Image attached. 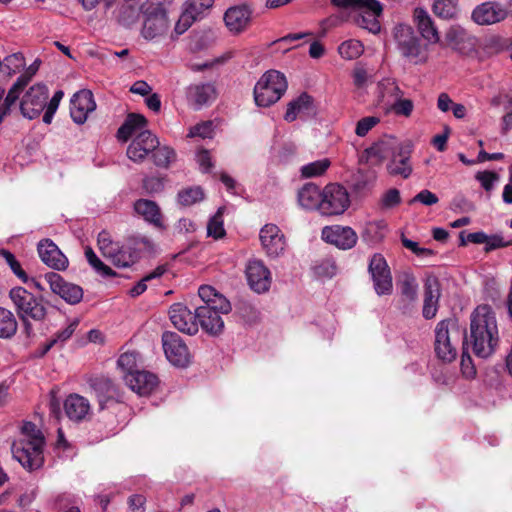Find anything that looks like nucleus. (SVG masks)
Masks as SVG:
<instances>
[{
	"mask_svg": "<svg viewBox=\"0 0 512 512\" xmlns=\"http://www.w3.org/2000/svg\"><path fill=\"white\" fill-rule=\"evenodd\" d=\"M85 257L89 265L102 277H114L117 275L115 271L99 259L92 248L87 247L85 249Z\"/></svg>",
	"mask_w": 512,
	"mask_h": 512,
	"instance_id": "obj_45",
	"label": "nucleus"
},
{
	"mask_svg": "<svg viewBox=\"0 0 512 512\" xmlns=\"http://www.w3.org/2000/svg\"><path fill=\"white\" fill-rule=\"evenodd\" d=\"M178 203L182 206H191L204 199V192L200 186L182 189L177 194Z\"/></svg>",
	"mask_w": 512,
	"mask_h": 512,
	"instance_id": "obj_43",
	"label": "nucleus"
},
{
	"mask_svg": "<svg viewBox=\"0 0 512 512\" xmlns=\"http://www.w3.org/2000/svg\"><path fill=\"white\" fill-rule=\"evenodd\" d=\"M21 93V91L13 86L8 90L7 95L0 104V124L3 122L5 117L10 114L11 108L17 103Z\"/></svg>",
	"mask_w": 512,
	"mask_h": 512,
	"instance_id": "obj_50",
	"label": "nucleus"
},
{
	"mask_svg": "<svg viewBox=\"0 0 512 512\" xmlns=\"http://www.w3.org/2000/svg\"><path fill=\"white\" fill-rule=\"evenodd\" d=\"M467 344V335L461 331L454 319L441 320L435 328L434 350L443 362L450 363L456 359L457 345L460 340Z\"/></svg>",
	"mask_w": 512,
	"mask_h": 512,
	"instance_id": "obj_3",
	"label": "nucleus"
},
{
	"mask_svg": "<svg viewBox=\"0 0 512 512\" xmlns=\"http://www.w3.org/2000/svg\"><path fill=\"white\" fill-rule=\"evenodd\" d=\"M462 344H463V351H462L461 363H460L461 371L465 377L472 378L475 376L476 370L472 363V359L469 355L468 349L465 345V341Z\"/></svg>",
	"mask_w": 512,
	"mask_h": 512,
	"instance_id": "obj_61",
	"label": "nucleus"
},
{
	"mask_svg": "<svg viewBox=\"0 0 512 512\" xmlns=\"http://www.w3.org/2000/svg\"><path fill=\"white\" fill-rule=\"evenodd\" d=\"M287 80L277 70L265 72L254 87V100L259 107H269L276 103L287 90Z\"/></svg>",
	"mask_w": 512,
	"mask_h": 512,
	"instance_id": "obj_4",
	"label": "nucleus"
},
{
	"mask_svg": "<svg viewBox=\"0 0 512 512\" xmlns=\"http://www.w3.org/2000/svg\"><path fill=\"white\" fill-rule=\"evenodd\" d=\"M225 208H218L214 216H212L207 225V235L214 239H221L225 236L226 232L223 225V212Z\"/></svg>",
	"mask_w": 512,
	"mask_h": 512,
	"instance_id": "obj_48",
	"label": "nucleus"
},
{
	"mask_svg": "<svg viewBox=\"0 0 512 512\" xmlns=\"http://www.w3.org/2000/svg\"><path fill=\"white\" fill-rule=\"evenodd\" d=\"M507 9L499 2L487 1L477 5L471 14L472 20L481 26H489L505 20Z\"/></svg>",
	"mask_w": 512,
	"mask_h": 512,
	"instance_id": "obj_15",
	"label": "nucleus"
},
{
	"mask_svg": "<svg viewBox=\"0 0 512 512\" xmlns=\"http://www.w3.org/2000/svg\"><path fill=\"white\" fill-rule=\"evenodd\" d=\"M134 210L146 222L159 228L163 227L162 213L156 202L148 199H138L134 203Z\"/></svg>",
	"mask_w": 512,
	"mask_h": 512,
	"instance_id": "obj_32",
	"label": "nucleus"
},
{
	"mask_svg": "<svg viewBox=\"0 0 512 512\" xmlns=\"http://www.w3.org/2000/svg\"><path fill=\"white\" fill-rule=\"evenodd\" d=\"M512 245V239L505 238L502 234L487 235L484 251L486 253L499 248H505Z\"/></svg>",
	"mask_w": 512,
	"mask_h": 512,
	"instance_id": "obj_54",
	"label": "nucleus"
},
{
	"mask_svg": "<svg viewBox=\"0 0 512 512\" xmlns=\"http://www.w3.org/2000/svg\"><path fill=\"white\" fill-rule=\"evenodd\" d=\"M162 345L167 360L177 367H186L190 361L187 345L181 336L172 331H166L162 335Z\"/></svg>",
	"mask_w": 512,
	"mask_h": 512,
	"instance_id": "obj_12",
	"label": "nucleus"
},
{
	"mask_svg": "<svg viewBox=\"0 0 512 512\" xmlns=\"http://www.w3.org/2000/svg\"><path fill=\"white\" fill-rule=\"evenodd\" d=\"M259 238L266 254L276 258L283 254L286 248L285 236L275 224H266L260 229Z\"/></svg>",
	"mask_w": 512,
	"mask_h": 512,
	"instance_id": "obj_17",
	"label": "nucleus"
},
{
	"mask_svg": "<svg viewBox=\"0 0 512 512\" xmlns=\"http://www.w3.org/2000/svg\"><path fill=\"white\" fill-rule=\"evenodd\" d=\"M2 65L8 70L9 74L16 73L24 66V57L21 53H13L4 58Z\"/></svg>",
	"mask_w": 512,
	"mask_h": 512,
	"instance_id": "obj_59",
	"label": "nucleus"
},
{
	"mask_svg": "<svg viewBox=\"0 0 512 512\" xmlns=\"http://www.w3.org/2000/svg\"><path fill=\"white\" fill-rule=\"evenodd\" d=\"M173 326L182 333L195 335L198 332V322L190 309L182 303H174L169 310Z\"/></svg>",
	"mask_w": 512,
	"mask_h": 512,
	"instance_id": "obj_21",
	"label": "nucleus"
},
{
	"mask_svg": "<svg viewBox=\"0 0 512 512\" xmlns=\"http://www.w3.org/2000/svg\"><path fill=\"white\" fill-rule=\"evenodd\" d=\"M141 247L150 250L153 248V243L147 237L135 239L133 243H119L115 247V250L112 251V255H108L106 258L118 268L130 267L139 259L140 255L138 250Z\"/></svg>",
	"mask_w": 512,
	"mask_h": 512,
	"instance_id": "obj_10",
	"label": "nucleus"
},
{
	"mask_svg": "<svg viewBox=\"0 0 512 512\" xmlns=\"http://www.w3.org/2000/svg\"><path fill=\"white\" fill-rule=\"evenodd\" d=\"M67 417L74 421L83 420L90 411L89 401L78 394L69 395L64 402Z\"/></svg>",
	"mask_w": 512,
	"mask_h": 512,
	"instance_id": "obj_33",
	"label": "nucleus"
},
{
	"mask_svg": "<svg viewBox=\"0 0 512 512\" xmlns=\"http://www.w3.org/2000/svg\"><path fill=\"white\" fill-rule=\"evenodd\" d=\"M353 9L359 11L355 17L356 24L371 33H378L381 29L378 17L382 13V5L377 0H363L361 4L356 5Z\"/></svg>",
	"mask_w": 512,
	"mask_h": 512,
	"instance_id": "obj_14",
	"label": "nucleus"
},
{
	"mask_svg": "<svg viewBox=\"0 0 512 512\" xmlns=\"http://www.w3.org/2000/svg\"><path fill=\"white\" fill-rule=\"evenodd\" d=\"M9 298L19 318L30 317L33 321L42 322L47 316V308L43 298L21 286L10 289Z\"/></svg>",
	"mask_w": 512,
	"mask_h": 512,
	"instance_id": "obj_5",
	"label": "nucleus"
},
{
	"mask_svg": "<svg viewBox=\"0 0 512 512\" xmlns=\"http://www.w3.org/2000/svg\"><path fill=\"white\" fill-rule=\"evenodd\" d=\"M246 278L250 288L258 294L267 292L271 286L270 270L258 259L248 262Z\"/></svg>",
	"mask_w": 512,
	"mask_h": 512,
	"instance_id": "obj_19",
	"label": "nucleus"
},
{
	"mask_svg": "<svg viewBox=\"0 0 512 512\" xmlns=\"http://www.w3.org/2000/svg\"><path fill=\"white\" fill-rule=\"evenodd\" d=\"M186 98L190 106L200 110L216 98V90L210 83L191 84L186 90Z\"/></svg>",
	"mask_w": 512,
	"mask_h": 512,
	"instance_id": "obj_29",
	"label": "nucleus"
},
{
	"mask_svg": "<svg viewBox=\"0 0 512 512\" xmlns=\"http://www.w3.org/2000/svg\"><path fill=\"white\" fill-rule=\"evenodd\" d=\"M88 383L98 399L100 409H104L109 403L119 401V391L111 379L104 376L93 377Z\"/></svg>",
	"mask_w": 512,
	"mask_h": 512,
	"instance_id": "obj_26",
	"label": "nucleus"
},
{
	"mask_svg": "<svg viewBox=\"0 0 512 512\" xmlns=\"http://www.w3.org/2000/svg\"><path fill=\"white\" fill-rule=\"evenodd\" d=\"M438 201L439 198L435 193L431 192L430 190L423 189L409 201V204L412 205L416 202H419L425 206H432L437 204Z\"/></svg>",
	"mask_w": 512,
	"mask_h": 512,
	"instance_id": "obj_62",
	"label": "nucleus"
},
{
	"mask_svg": "<svg viewBox=\"0 0 512 512\" xmlns=\"http://www.w3.org/2000/svg\"><path fill=\"white\" fill-rule=\"evenodd\" d=\"M213 3L214 0H189L185 3L183 11L188 16H193V20L196 21L204 16Z\"/></svg>",
	"mask_w": 512,
	"mask_h": 512,
	"instance_id": "obj_41",
	"label": "nucleus"
},
{
	"mask_svg": "<svg viewBox=\"0 0 512 512\" xmlns=\"http://www.w3.org/2000/svg\"><path fill=\"white\" fill-rule=\"evenodd\" d=\"M441 296L440 282L434 275L427 276L424 283V303L422 314L425 319H432L438 311Z\"/></svg>",
	"mask_w": 512,
	"mask_h": 512,
	"instance_id": "obj_28",
	"label": "nucleus"
},
{
	"mask_svg": "<svg viewBox=\"0 0 512 512\" xmlns=\"http://www.w3.org/2000/svg\"><path fill=\"white\" fill-rule=\"evenodd\" d=\"M96 109L93 93L90 90H80L70 100V115L77 124H83L89 113Z\"/></svg>",
	"mask_w": 512,
	"mask_h": 512,
	"instance_id": "obj_22",
	"label": "nucleus"
},
{
	"mask_svg": "<svg viewBox=\"0 0 512 512\" xmlns=\"http://www.w3.org/2000/svg\"><path fill=\"white\" fill-rule=\"evenodd\" d=\"M198 295L204 302L203 306H214L216 305V303H214V300H216L218 297H224L223 295L219 294L212 286L209 285L200 286L198 290Z\"/></svg>",
	"mask_w": 512,
	"mask_h": 512,
	"instance_id": "obj_60",
	"label": "nucleus"
},
{
	"mask_svg": "<svg viewBox=\"0 0 512 512\" xmlns=\"http://www.w3.org/2000/svg\"><path fill=\"white\" fill-rule=\"evenodd\" d=\"M97 243L99 250L105 258L108 255H112V251H114L115 247L119 244V242H114L111 239V236L107 231H102L99 233Z\"/></svg>",
	"mask_w": 512,
	"mask_h": 512,
	"instance_id": "obj_57",
	"label": "nucleus"
},
{
	"mask_svg": "<svg viewBox=\"0 0 512 512\" xmlns=\"http://www.w3.org/2000/svg\"><path fill=\"white\" fill-rule=\"evenodd\" d=\"M212 134L213 124L211 121H207L193 126L188 133V137L211 138Z\"/></svg>",
	"mask_w": 512,
	"mask_h": 512,
	"instance_id": "obj_63",
	"label": "nucleus"
},
{
	"mask_svg": "<svg viewBox=\"0 0 512 512\" xmlns=\"http://www.w3.org/2000/svg\"><path fill=\"white\" fill-rule=\"evenodd\" d=\"M159 146L158 138L149 130L139 132L127 148V156L133 162H142Z\"/></svg>",
	"mask_w": 512,
	"mask_h": 512,
	"instance_id": "obj_18",
	"label": "nucleus"
},
{
	"mask_svg": "<svg viewBox=\"0 0 512 512\" xmlns=\"http://www.w3.org/2000/svg\"><path fill=\"white\" fill-rule=\"evenodd\" d=\"M214 306H199L195 309V316L203 331L211 336L220 335L224 330V321L221 314L231 311V304L225 297L214 300Z\"/></svg>",
	"mask_w": 512,
	"mask_h": 512,
	"instance_id": "obj_6",
	"label": "nucleus"
},
{
	"mask_svg": "<svg viewBox=\"0 0 512 512\" xmlns=\"http://www.w3.org/2000/svg\"><path fill=\"white\" fill-rule=\"evenodd\" d=\"M145 14V20L142 28V35L146 39H154L163 35L168 27L167 12L162 8L142 7Z\"/></svg>",
	"mask_w": 512,
	"mask_h": 512,
	"instance_id": "obj_16",
	"label": "nucleus"
},
{
	"mask_svg": "<svg viewBox=\"0 0 512 512\" xmlns=\"http://www.w3.org/2000/svg\"><path fill=\"white\" fill-rule=\"evenodd\" d=\"M349 204V194L340 184L331 183L322 190L321 213L323 215L343 214L349 207Z\"/></svg>",
	"mask_w": 512,
	"mask_h": 512,
	"instance_id": "obj_9",
	"label": "nucleus"
},
{
	"mask_svg": "<svg viewBox=\"0 0 512 512\" xmlns=\"http://www.w3.org/2000/svg\"><path fill=\"white\" fill-rule=\"evenodd\" d=\"M125 383L129 388L140 396L150 395L157 387L158 377L146 370H136L134 373L123 375Z\"/></svg>",
	"mask_w": 512,
	"mask_h": 512,
	"instance_id": "obj_24",
	"label": "nucleus"
},
{
	"mask_svg": "<svg viewBox=\"0 0 512 512\" xmlns=\"http://www.w3.org/2000/svg\"><path fill=\"white\" fill-rule=\"evenodd\" d=\"M412 148L409 144L397 145L396 150L387 164V171L392 176H401L404 179L410 177L413 167L410 161Z\"/></svg>",
	"mask_w": 512,
	"mask_h": 512,
	"instance_id": "obj_23",
	"label": "nucleus"
},
{
	"mask_svg": "<svg viewBox=\"0 0 512 512\" xmlns=\"http://www.w3.org/2000/svg\"><path fill=\"white\" fill-rule=\"evenodd\" d=\"M414 19L417 24L418 31L421 36L431 44H435L439 41L438 30L427 13L423 8H416L414 11Z\"/></svg>",
	"mask_w": 512,
	"mask_h": 512,
	"instance_id": "obj_31",
	"label": "nucleus"
},
{
	"mask_svg": "<svg viewBox=\"0 0 512 512\" xmlns=\"http://www.w3.org/2000/svg\"><path fill=\"white\" fill-rule=\"evenodd\" d=\"M433 12L440 18L453 19L458 14L457 3L454 0H435Z\"/></svg>",
	"mask_w": 512,
	"mask_h": 512,
	"instance_id": "obj_44",
	"label": "nucleus"
},
{
	"mask_svg": "<svg viewBox=\"0 0 512 512\" xmlns=\"http://www.w3.org/2000/svg\"><path fill=\"white\" fill-rule=\"evenodd\" d=\"M137 356L135 352H126L120 355L117 361L118 367L122 370L123 375L126 373H134L138 370L137 367Z\"/></svg>",
	"mask_w": 512,
	"mask_h": 512,
	"instance_id": "obj_53",
	"label": "nucleus"
},
{
	"mask_svg": "<svg viewBox=\"0 0 512 512\" xmlns=\"http://www.w3.org/2000/svg\"><path fill=\"white\" fill-rule=\"evenodd\" d=\"M380 123V118L376 116H367L360 119L355 127V134L358 137H365L376 125Z\"/></svg>",
	"mask_w": 512,
	"mask_h": 512,
	"instance_id": "obj_56",
	"label": "nucleus"
},
{
	"mask_svg": "<svg viewBox=\"0 0 512 512\" xmlns=\"http://www.w3.org/2000/svg\"><path fill=\"white\" fill-rule=\"evenodd\" d=\"M37 250L41 260L50 268L60 271L68 267L67 257L52 240H41L38 243Z\"/></svg>",
	"mask_w": 512,
	"mask_h": 512,
	"instance_id": "obj_27",
	"label": "nucleus"
},
{
	"mask_svg": "<svg viewBox=\"0 0 512 512\" xmlns=\"http://www.w3.org/2000/svg\"><path fill=\"white\" fill-rule=\"evenodd\" d=\"M299 205L306 210L318 209L321 212L322 191L314 183H306L297 194Z\"/></svg>",
	"mask_w": 512,
	"mask_h": 512,
	"instance_id": "obj_30",
	"label": "nucleus"
},
{
	"mask_svg": "<svg viewBox=\"0 0 512 512\" xmlns=\"http://www.w3.org/2000/svg\"><path fill=\"white\" fill-rule=\"evenodd\" d=\"M152 158L156 166L167 168L176 160V152L169 146H158L152 152Z\"/></svg>",
	"mask_w": 512,
	"mask_h": 512,
	"instance_id": "obj_47",
	"label": "nucleus"
},
{
	"mask_svg": "<svg viewBox=\"0 0 512 512\" xmlns=\"http://www.w3.org/2000/svg\"><path fill=\"white\" fill-rule=\"evenodd\" d=\"M138 17L139 9L133 5L125 4L119 10L118 21L122 25L129 27L137 21Z\"/></svg>",
	"mask_w": 512,
	"mask_h": 512,
	"instance_id": "obj_52",
	"label": "nucleus"
},
{
	"mask_svg": "<svg viewBox=\"0 0 512 512\" xmlns=\"http://www.w3.org/2000/svg\"><path fill=\"white\" fill-rule=\"evenodd\" d=\"M147 124L146 118L141 114L130 113L117 131V138L126 142L134 134L144 131Z\"/></svg>",
	"mask_w": 512,
	"mask_h": 512,
	"instance_id": "obj_34",
	"label": "nucleus"
},
{
	"mask_svg": "<svg viewBox=\"0 0 512 512\" xmlns=\"http://www.w3.org/2000/svg\"><path fill=\"white\" fill-rule=\"evenodd\" d=\"M368 272L373 282V288L378 296L390 295L392 293L391 271L382 254L375 253L372 255L368 265Z\"/></svg>",
	"mask_w": 512,
	"mask_h": 512,
	"instance_id": "obj_8",
	"label": "nucleus"
},
{
	"mask_svg": "<svg viewBox=\"0 0 512 512\" xmlns=\"http://www.w3.org/2000/svg\"><path fill=\"white\" fill-rule=\"evenodd\" d=\"M312 106L313 98L304 92L287 105L284 119L287 122H293L301 113L309 112L312 109Z\"/></svg>",
	"mask_w": 512,
	"mask_h": 512,
	"instance_id": "obj_37",
	"label": "nucleus"
},
{
	"mask_svg": "<svg viewBox=\"0 0 512 512\" xmlns=\"http://www.w3.org/2000/svg\"><path fill=\"white\" fill-rule=\"evenodd\" d=\"M44 445L45 438L41 430L34 423L26 421L21 427V438L13 442L11 452L13 458L31 472L44 464Z\"/></svg>",
	"mask_w": 512,
	"mask_h": 512,
	"instance_id": "obj_2",
	"label": "nucleus"
},
{
	"mask_svg": "<svg viewBox=\"0 0 512 512\" xmlns=\"http://www.w3.org/2000/svg\"><path fill=\"white\" fill-rule=\"evenodd\" d=\"M322 239L339 249L348 250L356 245L358 236L349 226L334 225L323 228Z\"/></svg>",
	"mask_w": 512,
	"mask_h": 512,
	"instance_id": "obj_20",
	"label": "nucleus"
},
{
	"mask_svg": "<svg viewBox=\"0 0 512 512\" xmlns=\"http://www.w3.org/2000/svg\"><path fill=\"white\" fill-rule=\"evenodd\" d=\"M49 91L46 85L37 83L31 86L20 101V110L25 118H37L47 106Z\"/></svg>",
	"mask_w": 512,
	"mask_h": 512,
	"instance_id": "obj_11",
	"label": "nucleus"
},
{
	"mask_svg": "<svg viewBox=\"0 0 512 512\" xmlns=\"http://www.w3.org/2000/svg\"><path fill=\"white\" fill-rule=\"evenodd\" d=\"M363 44L359 40H346L338 47L340 56L346 60H354L363 53Z\"/></svg>",
	"mask_w": 512,
	"mask_h": 512,
	"instance_id": "obj_46",
	"label": "nucleus"
},
{
	"mask_svg": "<svg viewBox=\"0 0 512 512\" xmlns=\"http://www.w3.org/2000/svg\"><path fill=\"white\" fill-rule=\"evenodd\" d=\"M469 340L477 357L488 358L495 352L499 333L496 315L491 306L479 305L472 312Z\"/></svg>",
	"mask_w": 512,
	"mask_h": 512,
	"instance_id": "obj_1",
	"label": "nucleus"
},
{
	"mask_svg": "<svg viewBox=\"0 0 512 512\" xmlns=\"http://www.w3.org/2000/svg\"><path fill=\"white\" fill-rule=\"evenodd\" d=\"M331 162L328 158L316 160L314 162L303 165L300 173L303 178H313L323 175L330 167Z\"/></svg>",
	"mask_w": 512,
	"mask_h": 512,
	"instance_id": "obj_42",
	"label": "nucleus"
},
{
	"mask_svg": "<svg viewBox=\"0 0 512 512\" xmlns=\"http://www.w3.org/2000/svg\"><path fill=\"white\" fill-rule=\"evenodd\" d=\"M18 322L8 309L0 307V338L11 339L17 332Z\"/></svg>",
	"mask_w": 512,
	"mask_h": 512,
	"instance_id": "obj_39",
	"label": "nucleus"
},
{
	"mask_svg": "<svg viewBox=\"0 0 512 512\" xmlns=\"http://www.w3.org/2000/svg\"><path fill=\"white\" fill-rule=\"evenodd\" d=\"M468 37L466 30L458 25L451 26L446 32V40L453 47H458Z\"/></svg>",
	"mask_w": 512,
	"mask_h": 512,
	"instance_id": "obj_55",
	"label": "nucleus"
},
{
	"mask_svg": "<svg viewBox=\"0 0 512 512\" xmlns=\"http://www.w3.org/2000/svg\"><path fill=\"white\" fill-rule=\"evenodd\" d=\"M401 202L400 191L396 188H391L386 191L381 198V206L385 209H390Z\"/></svg>",
	"mask_w": 512,
	"mask_h": 512,
	"instance_id": "obj_64",
	"label": "nucleus"
},
{
	"mask_svg": "<svg viewBox=\"0 0 512 512\" xmlns=\"http://www.w3.org/2000/svg\"><path fill=\"white\" fill-rule=\"evenodd\" d=\"M2 257L6 260L7 264L13 271V273L25 284L29 283V277L25 273V271L21 268L20 263L15 258L14 254L10 251L2 249L0 251Z\"/></svg>",
	"mask_w": 512,
	"mask_h": 512,
	"instance_id": "obj_51",
	"label": "nucleus"
},
{
	"mask_svg": "<svg viewBox=\"0 0 512 512\" xmlns=\"http://www.w3.org/2000/svg\"><path fill=\"white\" fill-rule=\"evenodd\" d=\"M394 38L401 55L414 64L427 59L426 49L409 25L399 24L394 29Z\"/></svg>",
	"mask_w": 512,
	"mask_h": 512,
	"instance_id": "obj_7",
	"label": "nucleus"
},
{
	"mask_svg": "<svg viewBox=\"0 0 512 512\" xmlns=\"http://www.w3.org/2000/svg\"><path fill=\"white\" fill-rule=\"evenodd\" d=\"M45 280L49 284L51 291L60 296L68 304L75 305L82 300L84 294L82 287L65 281L58 273H47Z\"/></svg>",
	"mask_w": 512,
	"mask_h": 512,
	"instance_id": "obj_13",
	"label": "nucleus"
},
{
	"mask_svg": "<svg viewBox=\"0 0 512 512\" xmlns=\"http://www.w3.org/2000/svg\"><path fill=\"white\" fill-rule=\"evenodd\" d=\"M397 115L410 116L414 105L410 99H403L402 97L397 98L390 106H389Z\"/></svg>",
	"mask_w": 512,
	"mask_h": 512,
	"instance_id": "obj_58",
	"label": "nucleus"
},
{
	"mask_svg": "<svg viewBox=\"0 0 512 512\" xmlns=\"http://www.w3.org/2000/svg\"><path fill=\"white\" fill-rule=\"evenodd\" d=\"M395 150L396 146H394L392 143L387 141H380L365 149L364 155L367 161L379 164L385 159L391 158Z\"/></svg>",
	"mask_w": 512,
	"mask_h": 512,
	"instance_id": "obj_38",
	"label": "nucleus"
},
{
	"mask_svg": "<svg viewBox=\"0 0 512 512\" xmlns=\"http://www.w3.org/2000/svg\"><path fill=\"white\" fill-rule=\"evenodd\" d=\"M397 286L401 296L409 303L415 302L418 298V283L410 271H403L397 278Z\"/></svg>",
	"mask_w": 512,
	"mask_h": 512,
	"instance_id": "obj_36",
	"label": "nucleus"
},
{
	"mask_svg": "<svg viewBox=\"0 0 512 512\" xmlns=\"http://www.w3.org/2000/svg\"><path fill=\"white\" fill-rule=\"evenodd\" d=\"M252 18V9L246 5H236L228 8L224 13V22L232 34H239L245 31Z\"/></svg>",
	"mask_w": 512,
	"mask_h": 512,
	"instance_id": "obj_25",
	"label": "nucleus"
},
{
	"mask_svg": "<svg viewBox=\"0 0 512 512\" xmlns=\"http://www.w3.org/2000/svg\"><path fill=\"white\" fill-rule=\"evenodd\" d=\"M385 224L382 221L369 222L362 233V238L369 244H375L384 237Z\"/></svg>",
	"mask_w": 512,
	"mask_h": 512,
	"instance_id": "obj_49",
	"label": "nucleus"
},
{
	"mask_svg": "<svg viewBox=\"0 0 512 512\" xmlns=\"http://www.w3.org/2000/svg\"><path fill=\"white\" fill-rule=\"evenodd\" d=\"M377 90L379 101L385 106H390L397 98L404 95L396 80L391 78L381 80L378 83Z\"/></svg>",
	"mask_w": 512,
	"mask_h": 512,
	"instance_id": "obj_35",
	"label": "nucleus"
},
{
	"mask_svg": "<svg viewBox=\"0 0 512 512\" xmlns=\"http://www.w3.org/2000/svg\"><path fill=\"white\" fill-rule=\"evenodd\" d=\"M376 178L373 170H359L353 177L352 187L357 193H364L373 187Z\"/></svg>",
	"mask_w": 512,
	"mask_h": 512,
	"instance_id": "obj_40",
	"label": "nucleus"
}]
</instances>
